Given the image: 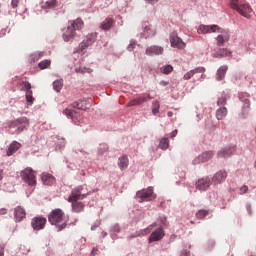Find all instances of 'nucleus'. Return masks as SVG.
Listing matches in <instances>:
<instances>
[{
  "mask_svg": "<svg viewBox=\"0 0 256 256\" xmlns=\"http://www.w3.org/2000/svg\"><path fill=\"white\" fill-rule=\"evenodd\" d=\"M90 193L86 184L78 186L71 191L68 201L71 203L73 213H83L85 211V203L81 202V200L85 199Z\"/></svg>",
  "mask_w": 256,
  "mask_h": 256,
  "instance_id": "1",
  "label": "nucleus"
},
{
  "mask_svg": "<svg viewBox=\"0 0 256 256\" xmlns=\"http://www.w3.org/2000/svg\"><path fill=\"white\" fill-rule=\"evenodd\" d=\"M50 225H53L57 231H63L69 223V218L65 215V211L60 208L52 210L48 215Z\"/></svg>",
  "mask_w": 256,
  "mask_h": 256,
  "instance_id": "2",
  "label": "nucleus"
},
{
  "mask_svg": "<svg viewBox=\"0 0 256 256\" xmlns=\"http://www.w3.org/2000/svg\"><path fill=\"white\" fill-rule=\"evenodd\" d=\"M70 25L67 27L66 31L63 33L62 37L66 43L73 41L77 37V31H81L85 27V22L81 18L70 21Z\"/></svg>",
  "mask_w": 256,
  "mask_h": 256,
  "instance_id": "3",
  "label": "nucleus"
},
{
  "mask_svg": "<svg viewBox=\"0 0 256 256\" xmlns=\"http://www.w3.org/2000/svg\"><path fill=\"white\" fill-rule=\"evenodd\" d=\"M230 7L247 19H249L251 13H253V8H251L249 4L239 2V0H230Z\"/></svg>",
  "mask_w": 256,
  "mask_h": 256,
  "instance_id": "4",
  "label": "nucleus"
},
{
  "mask_svg": "<svg viewBox=\"0 0 256 256\" xmlns=\"http://www.w3.org/2000/svg\"><path fill=\"white\" fill-rule=\"evenodd\" d=\"M7 127L8 129H16L12 134L19 135V133H22V131H25L29 127V119L27 117L18 118L17 120L8 122Z\"/></svg>",
  "mask_w": 256,
  "mask_h": 256,
  "instance_id": "5",
  "label": "nucleus"
},
{
  "mask_svg": "<svg viewBox=\"0 0 256 256\" xmlns=\"http://www.w3.org/2000/svg\"><path fill=\"white\" fill-rule=\"evenodd\" d=\"M136 199H138L139 203H144V201H154V199H157V194L153 192V187L149 186L146 189L137 191Z\"/></svg>",
  "mask_w": 256,
  "mask_h": 256,
  "instance_id": "6",
  "label": "nucleus"
},
{
  "mask_svg": "<svg viewBox=\"0 0 256 256\" xmlns=\"http://www.w3.org/2000/svg\"><path fill=\"white\" fill-rule=\"evenodd\" d=\"M22 180L24 183H27L29 187H35L37 185V176L35 175V171L31 168H26L20 173Z\"/></svg>",
  "mask_w": 256,
  "mask_h": 256,
  "instance_id": "7",
  "label": "nucleus"
},
{
  "mask_svg": "<svg viewBox=\"0 0 256 256\" xmlns=\"http://www.w3.org/2000/svg\"><path fill=\"white\" fill-rule=\"evenodd\" d=\"M197 31L199 35H207V33H223V31H221V27L218 25L209 26L201 24Z\"/></svg>",
  "mask_w": 256,
  "mask_h": 256,
  "instance_id": "8",
  "label": "nucleus"
},
{
  "mask_svg": "<svg viewBox=\"0 0 256 256\" xmlns=\"http://www.w3.org/2000/svg\"><path fill=\"white\" fill-rule=\"evenodd\" d=\"M45 225H47V218L42 216H36L31 221V227L34 231L45 229Z\"/></svg>",
  "mask_w": 256,
  "mask_h": 256,
  "instance_id": "9",
  "label": "nucleus"
},
{
  "mask_svg": "<svg viewBox=\"0 0 256 256\" xmlns=\"http://www.w3.org/2000/svg\"><path fill=\"white\" fill-rule=\"evenodd\" d=\"M19 85L22 87L21 91H26L27 103H30V105H33V101H35V98H33V90H31V83L27 81H22L19 83Z\"/></svg>",
  "mask_w": 256,
  "mask_h": 256,
  "instance_id": "10",
  "label": "nucleus"
},
{
  "mask_svg": "<svg viewBox=\"0 0 256 256\" xmlns=\"http://www.w3.org/2000/svg\"><path fill=\"white\" fill-rule=\"evenodd\" d=\"M228 174L226 170H219L212 177V183L214 185H221V183H225L227 180Z\"/></svg>",
  "mask_w": 256,
  "mask_h": 256,
  "instance_id": "11",
  "label": "nucleus"
},
{
  "mask_svg": "<svg viewBox=\"0 0 256 256\" xmlns=\"http://www.w3.org/2000/svg\"><path fill=\"white\" fill-rule=\"evenodd\" d=\"M97 41V33H91L87 36L86 40L82 41L79 45L80 50L84 51V49H87L88 47H91L93 43Z\"/></svg>",
  "mask_w": 256,
  "mask_h": 256,
  "instance_id": "12",
  "label": "nucleus"
},
{
  "mask_svg": "<svg viewBox=\"0 0 256 256\" xmlns=\"http://www.w3.org/2000/svg\"><path fill=\"white\" fill-rule=\"evenodd\" d=\"M91 103V99L78 100L72 103V107L74 109H80L81 111H87V109L91 108Z\"/></svg>",
  "mask_w": 256,
  "mask_h": 256,
  "instance_id": "13",
  "label": "nucleus"
},
{
  "mask_svg": "<svg viewBox=\"0 0 256 256\" xmlns=\"http://www.w3.org/2000/svg\"><path fill=\"white\" fill-rule=\"evenodd\" d=\"M209 187H211V179L209 177L201 178L196 182V188L199 191H207Z\"/></svg>",
  "mask_w": 256,
  "mask_h": 256,
  "instance_id": "14",
  "label": "nucleus"
},
{
  "mask_svg": "<svg viewBox=\"0 0 256 256\" xmlns=\"http://www.w3.org/2000/svg\"><path fill=\"white\" fill-rule=\"evenodd\" d=\"M163 237H165V231L163 230V228H158L157 230L151 233L149 237V243H153L155 241H161Z\"/></svg>",
  "mask_w": 256,
  "mask_h": 256,
  "instance_id": "15",
  "label": "nucleus"
},
{
  "mask_svg": "<svg viewBox=\"0 0 256 256\" xmlns=\"http://www.w3.org/2000/svg\"><path fill=\"white\" fill-rule=\"evenodd\" d=\"M171 47H176L177 49H185V42L178 36L172 35L170 37Z\"/></svg>",
  "mask_w": 256,
  "mask_h": 256,
  "instance_id": "16",
  "label": "nucleus"
},
{
  "mask_svg": "<svg viewBox=\"0 0 256 256\" xmlns=\"http://www.w3.org/2000/svg\"><path fill=\"white\" fill-rule=\"evenodd\" d=\"M26 215L27 213L25 212V209H23L22 207L18 206L17 208H15L14 217L17 223H21V221L25 219Z\"/></svg>",
  "mask_w": 256,
  "mask_h": 256,
  "instance_id": "17",
  "label": "nucleus"
},
{
  "mask_svg": "<svg viewBox=\"0 0 256 256\" xmlns=\"http://www.w3.org/2000/svg\"><path fill=\"white\" fill-rule=\"evenodd\" d=\"M164 49L161 46H150L146 48V55H163Z\"/></svg>",
  "mask_w": 256,
  "mask_h": 256,
  "instance_id": "18",
  "label": "nucleus"
},
{
  "mask_svg": "<svg viewBox=\"0 0 256 256\" xmlns=\"http://www.w3.org/2000/svg\"><path fill=\"white\" fill-rule=\"evenodd\" d=\"M235 151H237L235 146L224 148L218 152V157H231V155H234Z\"/></svg>",
  "mask_w": 256,
  "mask_h": 256,
  "instance_id": "19",
  "label": "nucleus"
},
{
  "mask_svg": "<svg viewBox=\"0 0 256 256\" xmlns=\"http://www.w3.org/2000/svg\"><path fill=\"white\" fill-rule=\"evenodd\" d=\"M227 71H229V66L227 65H223L220 68H218L216 73L217 81H223V79H225V75H227Z\"/></svg>",
  "mask_w": 256,
  "mask_h": 256,
  "instance_id": "20",
  "label": "nucleus"
},
{
  "mask_svg": "<svg viewBox=\"0 0 256 256\" xmlns=\"http://www.w3.org/2000/svg\"><path fill=\"white\" fill-rule=\"evenodd\" d=\"M196 73H205V67H197L193 70H190L189 72L184 74L183 79L185 81H189V79H191Z\"/></svg>",
  "mask_w": 256,
  "mask_h": 256,
  "instance_id": "21",
  "label": "nucleus"
},
{
  "mask_svg": "<svg viewBox=\"0 0 256 256\" xmlns=\"http://www.w3.org/2000/svg\"><path fill=\"white\" fill-rule=\"evenodd\" d=\"M113 25H115V19H113V18H106L100 24V29H102V31H109V29H111V27H113Z\"/></svg>",
  "mask_w": 256,
  "mask_h": 256,
  "instance_id": "22",
  "label": "nucleus"
},
{
  "mask_svg": "<svg viewBox=\"0 0 256 256\" xmlns=\"http://www.w3.org/2000/svg\"><path fill=\"white\" fill-rule=\"evenodd\" d=\"M118 167L120 171H125V169L129 167V158L127 157V155H123L118 158Z\"/></svg>",
  "mask_w": 256,
  "mask_h": 256,
  "instance_id": "23",
  "label": "nucleus"
},
{
  "mask_svg": "<svg viewBox=\"0 0 256 256\" xmlns=\"http://www.w3.org/2000/svg\"><path fill=\"white\" fill-rule=\"evenodd\" d=\"M19 149H21V143L14 141L10 144L8 150H7V156L11 157V155H13L14 153H17V151H19Z\"/></svg>",
  "mask_w": 256,
  "mask_h": 256,
  "instance_id": "24",
  "label": "nucleus"
},
{
  "mask_svg": "<svg viewBox=\"0 0 256 256\" xmlns=\"http://www.w3.org/2000/svg\"><path fill=\"white\" fill-rule=\"evenodd\" d=\"M212 158H213V152L206 151L198 156L197 161H198V163H205V162L209 161V159H212Z\"/></svg>",
  "mask_w": 256,
  "mask_h": 256,
  "instance_id": "25",
  "label": "nucleus"
},
{
  "mask_svg": "<svg viewBox=\"0 0 256 256\" xmlns=\"http://www.w3.org/2000/svg\"><path fill=\"white\" fill-rule=\"evenodd\" d=\"M42 182L44 183V185H54L55 177L49 173H43Z\"/></svg>",
  "mask_w": 256,
  "mask_h": 256,
  "instance_id": "26",
  "label": "nucleus"
},
{
  "mask_svg": "<svg viewBox=\"0 0 256 256\" xmlns=\"http://www.w3.org/2000/svg\"><path fill=\"white\" fill-rule=\"evenodd\" d=\"M153 227H155V224H151L146 229L136 232V234L133 237H141V235L145 237V235H149V233L153 231Z\"/></svg>",
  "mask_w": 256,
  "mask_h": 256,
  "instance_id": "27",
  "label": "nucleus"
},
{
  "mask_svg": "<svg viewBox=\"0 0 256 256\" xmlns=\"http://www.w3.org/2000/svg\"><path fill=\"white\" fill-rule=\"evenodd\" d=\"M153 99L149 94H142L138 98H136V102L138 105H143V103H147V101H151Z\"/></svg>",
  "mask_w": 256,
  "mask_h": 256,
  "instance_id": "28",
  "label": "nucleus"
},
{
  "mask_svg": "<svg viewBox=\"0 0 256 256\" xmlns=\"http://www.w3.org/2000/svg\"><path fill=\"white\" fill-rule=\"evenodd\" d=\"M225 117H227L226 107H222L216 111V118L218 119V121L225 119Z\"/></svg>",
  "mask_w": 256,
  "mask_h": 256,
  "instance_id": "29",
  "label": "nucleus"
},
{
  "mask_svg": "<svg viewBox=\"0 0 256 256\" xmlns=\"http://www.w3.org/2000/svg\"><path fill=\"white\" fill-rule=\"evenodd\" d=\"M53 89L54 91H56L57 93H59L61 91V89H63V79H59L53 82Z\"/></svg>",
  "mask_w": 256,
  "mask_h": 256,
  "instance_id": "30",
  "label": "nucleus"
},
{
  "mask_svg": "<svg viewBox=\"0 0 256 256\" xmlns=\"http://www.w3.org/2000/svg\"><path fill=\"white\" fill-rule=\"evenodd\" d=\"M42 7L44 9H53L57 7V0H48L45 2V4Z\"/></svg>",
  "mask_w": 256,
  "mask_h": 256,
  "instance_id": "31",
  "label": "nucleus"
},
{
  "mask_svg": "<svg viewBox=\"0 0 256 256\" xmlns=\"http://www.w3.org/2000/svg\"><path fill=\"white\" fill-rule=\"evenodd\" d=\"M39 69H49L51 67V60H43L38 64Z\"/></svg>",
  "mask_w": 256,
  "mask_h": 256,
  "instance_id": "32",
  "label": "nucleus"
},
{
  "mask_svg": "<svg viewBox=\"0 0 256 256\" xmlns=\"http://www.w3.org/2000/svg\"><path fill=\"white\" fill-rule=\"evenodd\" d=\"M216 41H217L218 47H221V45H223L225 43V41H229V36L219 35L216 38Z\"/></svg>",
  "mask_w": 256,
  "mask_h": 256,
  "instance_id": "33",
  "label": "nucleus"
},
{
  "mask_svg": "<svg viewBox=\"0 0 256 256\" xmlns=\"http://www.w3.org/2000/svg\"><path fill=\"white\" fill-rule=\"evenodd\" d=\"M160 149H163L165 151V149L169 148V138H162L160 140V144H159Z\"/></svg>",
  "mask_w": 256,
  "mask_h": 256,
  "instance_id": "34",
  "label": "nucleus"
},
{
  "mask_svg": "<svg viewBox=\"0 0 256 256\" xmlns=\"http://www.w3.org/2000/svg\"><path fill=\"white\" fill-rule=\"evenodd\" d=\"M159 109H161V104L159 101H155L152 104V113L153 115H157L159 113Z\"/></svg>",
  "mask_w": 256,
  "mask_h": 256,
  "instance_id": "35",
  "label": "nucleus"
},
{
  "mask_svg": "<svg viewBox=\"0 0 256 256\" xmlns=\"http://www.w3.org/2000/svg\"><path fill=\"white\" fill-rule=\"evenodd\" d=\"M207 215H209V210L202 209L196 212V217L198 219H205Z\"/></svg>",
  "mask_w": 256,
  "mask_h": 256,
  "instance_id": "36",
  "label": "nucleus"
},
{
  "mask_svg": "<svg viewBox=\"0 0 256 256\" xmlns=\"http://www.w3.org/2000/svg\"><path fill=\"white\" fill-rule=\"evenodd\" d=\"M75 113L77 112L71 108H66L63 111V114L66 115L67 117H70V119H73V117H75Z\"/></svg>",
  "mask_w": 256,
  "mask_h": 256,
  "instance_id": "37",
  "label": "nucleus"
},
{
  "mask_svg": "<svg viewBox=\"0 0 256 256\" xmlns=\"http://www.w3.org/2000/svg\"><path fill=\"white\" fill-rule=\"evenodd\" d=\"M161 72L164 73V75H169L170 73H173V66L166 65L161 68Z\"/></svg>",
  "mask_w": 256,
  "mask_h": 256,
  "instance_id": "38",
  "label": "nucleus"
},
{
  "mask_svg": "<svg viewBox=\"0 0 256 256\" xmlns=\"http://www.w3.org/2000/svg\"><path fill=\"white\" fill-rule=\"evenodd\" d=\"M217 55H219V57H231V52H229L227 49H220L217 52Z\"/></svg>",
  "mask_w": 256,
  "mask_h": 256,
  "instance_id": "39",
  "label": "nucleus"
},
{
  "mask_svg": "<svg viewBox=\"0 0 256 256\" xmlns=\"http://www.w3.org/2000/svg\"><path fill=\"white\" fill-rule=\"evenodd\" d=\"M227 103V94L223 93L220 98H218L217 105H225Z\"/></svg>",
  "mask_w": 256,
  "mask_h": 256,
  "instance_id": "40",
  "label": "nucleus"
},
{
  "mask_svg": "<svg viewBox=\"0 0 256 256\" xmlns=\"http://www.w3.org/2000/svg\"><path fill=\"white\" fill-rule=\"evenodd\" d=\"M107 151H109V146H107V144H100L99 154L103 155V153H107Z\"/></svg>",
  "mask_w": 256,
  "mask_h": 256,
  "instance_id": "41",
  "label": "nucleus"
},
{
  "mask_svg": "<svg viewBox=\"0 0 256 256\" xmlns=\"http://www.w3.org/2000/svg\"><path fill=\"white\" fill-rule=\"evenodd\" d=\"M42 57H45V52H39L38 54L32 55V60L34 62L39 61V59H41Z\"/></svg>",
  "mask_w": 256,
  "mask_h": 256,
  "instance_id": "42",
  "label": "nucleus"
},
{
  "mask_svg": "<svg viewBox=\"0 0 256 256\" xmlns=\"http://www.w3.org/2000/svg\"><path fill=\"white\" fill-rule=\"evenodd\" d=\"M250 107H251V102L248 99H246L244 101V106H243L244 111H249Z\"/></svg>",
  "mask_w": 256,
  "mask_h": 256,
  "instance_id": "43",
  "label": "nucleus"
},
{
  "mask_svg": "<svg viewBox=\"0 0 256 256\" xmlns=\"http://www.w3.org/2000/svg\"><path fill=\"white\" fill-rule=\"evenodd\" d=\"M247 191H249V187L247 185H244L240 188V195H245V193H247Z\"/></svg>",
  "mask_w": 256,
  "mask_h": 256,
  "instance_id": "44",
  "label": "nucleus"
},
{
  "mask_svg": "<svg viewBox=\"0 0 256 256\" xmlns=\"http://www.w3.org/2000/svg\"><path fill=\"white\" fill-rule=\"evenodd\" d=\"M135 105H139L137 103V98H134L133 100H131L128 104L127 107H135Z\"/></svg>",
  "mask_w": 256,
  "mask_h": 256,
  "instance_id": "45",
  "label": "nucleus"
},
{
  "mask_svg": "<svg viewBox=\"0 0 256 256\" xmlns=\"http://www.w3.org/2000/svg\"><path fill=\"white\" fill-rule=\"evenodd\" d=\"M11 5L13 9H17V6L19 5V0H12Z\"/></svg>",
  "mask_w": 256,
  "mask_h": 256,
  "instance_id": "46",
  "label": "nucleus"
},
{
  "mask_svg": "<svg viewBox=\"0 0 256 256\" xmlns=\"http://www.w3.org/2000/svg\"><path fill=\"white\" fill-rule=\"evenodd\" d=\"M135 45H137V43L131 42L127 47L128 51H133V49H135Z\"/></svg>",
  "mask_w": 256,
  "mask_h": 256,
  "instance_id": "47",
  "label": "nucleus"
},
{
  "mask_svg": "<svg viewBox=\"0 0 256 256\" xmlns=\"http://www.w3.org/2000/svg\"><path fill=\"white\" fill-rule=\"evenodd\" d=\"M246 211L248 212V215H252L253 211L251 209V205L250 204L246 205Z\"/></svg>",
  "mask_w": 256,
  "mask_h": 256,
  "instance_id": "48",
  "label": "nucleus"
},
{
  "mask_svg": "<svg viewBox=\"0 0 256 256\" xmlns=\"http://www.w3.org/2000/svg\"><path fill=\"white\" fill-rule=\"evenodd\" d=\"M146 3H150V5H155V3H159V0H145Z\"/></svg>",
  "mask_w": 256,
  "mask_h": 256,
  "instance_id": "49",
  "label": "nucleus"
},
{
  "mask_svg": "<svg viewBox=\"0 0 256 256\" xmlns=\"http://www.w3.org/2000/svg\"><path fill=\"white\" fill-rule=\"evenodd\" d=\"M0 215H7V209L5 208L0 209Z\"/></svg>",
  "mask_w": 256,
  "mask_h": 256,
  "instance_id": "50",
  "label": "nucleus"
},
{
  "mask_svg": "<svg viewBox=\"0 0 256 256\" xmlns=\"http://www.w3.org/2000/svg\"><path fill=\"white\" fill-rule=\"evenodd\" d=\"M170 137L173 139L175 137H177V130H174L171 134Z\"/></svg>",
  "mask_w": 256,
  "mask_h": 256,
  "instance_id": "51",
  "label": "nucleus"
},
{
  "mask_svg": "<svg viewBox=\"0 0 256 256\" xmlns=\"http://www.w3.org/2000/svg\"><path fill=\"white\" fill-rule=\"evenodd\" d=\"M114 231H115L116 233H119V231H121V228L119 227V225H115V226H114Z\"/></svg>",
  "mask_w": 256,
  "mask_h": 256,
  "instance_id": "52",
  "label": "nucleus"
},
{
  "mask_svg": "<svg viewBox=\"0 0 256 256\" xmlns=\"http://www.w3.org/2000/svg\"><path fill=\"white\" fill-rule=\"evenodd\" d=\"M97 251H99V249L93 248L92 252H91V255H97Z\"/></svg>",
  "mask_w": 256,
  "mask_h": 256,
  "instance_id": "53",
  "label": "nucleus"
},
{
  "mask_svg": "<svg viewBox=\"0 0 256 256\" xmlns=\"http://www.w3.org/2000/svg\"><path fill=\"white\" fill-rule=\"evenodd\" d=\"M144 31L146 33H149V31H151V27L150 26H145Z\"/></svg>",
  "mask_w": 256,
  "mask_h": 256,
  "instance_id": "54",
  "label": "nucleus"
},
{
  "mask_svg": "<svg viewBox=\"0 0 256 256\" xmlns=\"http://www.w3.org/2000/svg\"><path fill=\"white\" fill-rule=\"evenodd\" d=\"M180 256H189V252L185 251Z\"/></svg>",
  "mask_w": 256,
  "mask_h": 256,
  "instance_id": "55",
  "label": "nucleus"
},
{
  "mask_svg": "<svg viewBox=\"0 0 256 256\" xmlns=\"http://www.w3.org/2000/svg\"><path fill=\"white\" fill-rule=\"evenodd\" d=\"M5 253L3 252V248L0 249V256H4Z\"/></svg>",
  "mask_w": 256,
  "mask_h": 256,
  "instance_id": "56",
  "label": "nucleus"
},
{
  "mask_svg": "<svg viewBox=\"0 0 256 256\" xmlns=\"http://www.w3.org/2000/svg\"><path fill=\"white\" fill-rule=\"evenodd\" d=\"M167 115L168 117H173V112H168Z\"/></svg>",
  "mask_w": 256,
  "mask_h": 256,
  "instance_id": "57",
  "label": "nucleus"
},
{
  "mask_svg": "<svg viewBox=\"0 0 256 256\" xmlns=\"http://www.w3.org/2000/svg\"><path fill=\"white\" fill-rule=\"evenodd\" d=\"M3 179V174L0 172V181Z\"/></svg>",
  "mask_w": 256,
  "mask_h": 256,
  "instance_id": "58",
  "label": "nucleus"
},
{
  "mask_svg": "<svg viewBox=\"0 0 256 256\" xmlns=\"http://www.w3.org/2000/svg\"><path fill=\"white\" fill-rule=\"evenodd\" d=\"M165 221H167V219L164 218V221L162 222L163 225H167V223H165Z\"/></svg>",
  "mask_w": 256,
  "mask_h": 256,
  "instance_id": "59",
  "label": "nucleus"
},
{
  "mask_svg": "<svg viewBox=\"0 0 256 256\" xmlns=\"http://www.w3.org/2000/svg\"><path fill=\"white\" fill-rule=\"evenodd\" d=\"M91 229H92V231H95V226H92V228H91Z\"/></svg>",
  "mask_w": 256,
  "mask_h": 256,
  "instance_id": "60",
  "label": "nucleus"
},
{
  "mask_svg": "<svg viewBox=\"0 0 256 256\" xmlns=\"http://www.w3.org/2000/svg\"><path fill=\"white\" fill-rule=\"evenodd\" d=\"M162 84H163V85H167V83H165V82H162Z\"/></svg>",
  "mask_w": 256,
  "mask_h": 256,
  "instance_id": "61",
  "label": "nucleus"
}]
</instances>
